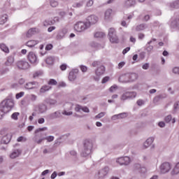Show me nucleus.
Segmentation results:
<instances>
[{
    "instance_id": "49530a36",
    "label": "nucleus",
    "mask_w": 179,
    "mask_h": 179,
    "mask_svg": "<svg viewBox=\"0 0 179 179\" xmlns=\"http://www.w3.org/2000/svg\"><path fill=\"white\" fill-rule=\"evenodd\" d=\"M50 6H52V8H57L58 6V1L55 0H50Z\"/></svg>"
},
{
    "instance_id": "412c9836",
    "label": "nucleus",
    "mask_w": 179,
    "mask_h": 179,
    "mask_svg": "<svg viewBox=\"0 0 179 179\" xmlns=\"http://www.w3.org/2000/svg\"><path fill=\"white\" fill-rule=\"evenodd\" d=\"M127 113L124 112V113H119L117 115H113L111 117V120L113 121H116V120L127 118Z\"/></svg>"
},
{
    "instance_id": "e433bc0d",
    "label": "nucleus",
    "mask_w": 179,
    "mask_h": 179,
    "mask_svg": "<svg viewBox=\"0 0 179 179\" xmlns=\"http://www.w3.org/2000/svg\"><path fill=\"white\" fill-rule=\"evenodd\" d=\"M19 155H20V152L18 150H15L10 155V159H16V157H18Z\"/></svg>"
},
{
    "instance_id": "7c9ffc66",
    "label": "nucleus",
    "mask_w": 179,
    "mask_h": 179,
    "mask_svg": "<svg viewBox=\"0 0 179 179\" xmlns=\"http://www.w3.org/2000/svg\"><path fill=\"white\" fill-rule=\"evenodd\" d=\"M164 121L165 122H166V124H169V122H170L171 121H172V124H176V119L175 117L173 118V116H171V115H169L165 117Z\"/></svg>"
},
{
    "instance_id": "72a5a7b5",
    "label": "nucleus",
    "mask_w": 179,
    "mask_h": 179,
    "mask_svg": "<svg viewBox=\"0 0 179 179\" xmlns=\"http://www.w3.org/2000/svg\"><path fill=\"white\" fill-rule=\"evenodd\" d=\"M0 49L1 51H3V52L9 54V48H8L5 43H0Z\"/></svg>"
},
{
    "instance_id": "ddd939ff",
    "label": "nucleus",
    "mask_w": 179,
    "mask_h": 179,
    "mask_svg": "<svg viewBox=\"0 0 179 179\" xmlns=\"http://www.w3.org/2000/svg\"><path fill=\"white\" fill-rule=\"evenodd\" d=\"M117 163H119L120 166H128L131 163V158L129 157H120L116 160Z\"/></svg>"
},
{
    "instance_id": "a19ab883",
    "label": "nucleus",
    "mask_w": 179,
    "mask_h": 179,
    "mask_svg": "<svg viewBox=\"0 0 179 179\" xmlns=\"http://www.w3.org/2000/svg\"><path fill=\"white\" fill-rule=\"evenodd\" d=\"M20 115V113L19 112H15L11 115L12 120H14V121H17L19 119L18 117Z\"/></svg>"
},
{
    "instance_id": "423d86ee",
    "label": "nucleus",
    "mask_w": 179,
    "mask_h": 179,
    "mask_svg": "<svg viewBox=\"0 0 179 179\" xmlns=\"http://www.w3.org/2000/svg\"><path fill=\"white\" fill-rule=\"evenodd\" d=\"M108 37L112 44H118L120 42L118 36H117V31H115V29L114 28L109 29Z\"/></svg>"
},
{
    "instance_id": "6e6552de",
    "label": "nucleus",
    "mask_w": 179,
    "mask_h": 179,
    "mask_svg": "<svg viewBox=\"0 0 179 179\" xmlns=\"http://www.w3.org/2000/svg\"><path fill=\"white\" fill-rule=\"evenodd\" d=\"M135 97H136V92H126L122 94L120 100L125 101V100H131L132 99H135Z\"/></svg>"
},
{
    "instance_id": "bf43d9fd",
    "label": "nucleus",
    "mask_w": 179,
    "mask_h": 179,
    "mask_svg": "<svg viewBox=\"0 0 179 179\" xmlns=\"http://www.w3.org/2000/svg\"><path fill=\"white\" fill-rule=\"evenodd\" d=\"M70 155H71V156H73V157L76 158L78 153L75 150H71V151H70Z\"/></svg>"
},
{
    "instance_id": "2eb2a0df",
    "label": "nucleus",
    "mask_w": 179,
    "mask_h": 179,
    "mask_svg": "<svg viewBox=\"0 0 179 179\" xmlns=\"http://www.w3.org/2000/svg\"><path fill=\"white\" fill-rule=\"evenodd\" d=\"M68 33V29L66 28H62V29L59 30L56 38L57 40H62L66 36V34Z\"/></svg>"
},
{
    "instance_id": "c756f323",
    "label": "nucleus",
    "mask_w": 179,
    "mask_h": 179,
    "mask_svg": "<svg viewBox=\"0 0 179 179\" xmlns=\"http://www.w3.org/2000/svg\"><path fill=\"white\" fill-rule=\"evenodd\" d=\"M55 62V58L52 56H49L45 59V62L48 65H54Z\"/></svg>"
},
{
    "instance_id": "c03bdc74",
    "label": "nucleus",
    "mask_w": 179,
    "mask_h": 179,
    "mask_svg": "<svg viewBox=\"0 0 179 179\" xmlns=\"http://www.w3.org/2000/svg\"><path fill=\"white\" fill-rule=\"evenodd\" d=\"M43 75V72L41 71H37L33 74V78L36 79V78H38Z\"/></svg>"
},
{
    "instance_id": "cd10ccee",
    "label": "nucleus",
    "mask_w": 179,
    "mask_h": 179,
    "mask_svg": "<svg viewBox=\"0 0 179 179\" xmlns=\"http://www.w3.org/2000/svg\"><path fill=\"white\" fill-rule=\"evenodd\" d=\"M13 62H15V58L13 57V56H9L8 57H7L5 65L6 66H10L12 64H13Z\"/></svg>"
},
{
    "instance_id": "f257e3e1",
    "label": "nucleus",
    "mask_w": 179,
    "mask_h": 179,
    "mask_svg": "<svg viewBox=\"0 0 179 179\" xmlns=\"http://www.w3.org/2000/svg\"><path fill=\"white\" fill-rule=\"evenodd\" d=\"M15 107L13 99H6L0 103V120L3 118L5 114H8Z\"/></svg>"
},
{
    "instance_id": "f03ea898",
    "label": "nucleus",
    "mask_w": 179,
    "mask_h": 179,
    "mask_svg": "<svg viewBox=\"0 0 179 179\" xmlns=\"http://www.w3.org/2000/svg\"><path fill=\"white\" fill-rule=\"evenodd\" d=\"M43 131H47V127L38 128L34 131L35 136L33 138V141L35 143H37V145H41L43 141H45L47 133L43 132Z\"/></svg>"
},
{
    "instance_id": "7ed1b4c3",
    "label": "nucleus",
    "mask_w": 179,
    "mask_h": 179,
    "mask_svg": "<svg viewBox=\"0 0 179 179\" xmlns=\"http://www.w3.org/2000/svg\"><path fill=\"white\" fill-rule=\"evenodd\" d=\"M83 147L81 152L82 157H87L90 155H92L93 150V141L89 139H86L83 143Z\"/></svg>"
},
{
    "instance_id": "6ab92c4d",
    "label": "nucleus",
    "mask_w": 179,
    "mask_h": 179,
    "mask_svg": "<svg viewBox=\"0 0 179 179\" xmlns=\"http://www.w3.org/2000/svg\"><path fill=\"white\" fill-rule=\"evenodd\" d=\"M49 120H55L57 118H61L62 117V113L61 110H57L48 115Z\"/></svg>"
},
{
    "instance_id": "680f3d73",
    "label": "nucleus",
    "mask_w": 179,
    "mask_h": 179,
    "mask_svg": "<svg viewBox=\"0 0 179 179\" xmlns=\"http://www.w3.org/2000/svg\"><path fill=\"white\" fill-rule=\"evenodd\" d=\"M45 50L47 51H50V50H52V44H48L45 46Z\"/></svg>"
},
{
    "instance_id": "4be33fe9",
    "label": "nucleus",
    "mask_w": 179,
    "mask_h": 179,
    "mask_svg": "<svg viewBox=\"0 0 179 179\" xmlns=\"http://www.w3.org/2000/svg\"><path fill=\"white\" fill-rule=\"evenodd\" d=\"M45 103L46 104H48V106H50V107H55V106H57V100L55 99H50V98H47L44 100Z\"/></svg>"
},
{
    "instance_id": "0e129e2a",
    "label": "nucleus",
    "mask_w": 179,
    "mask_h": 179,
    "mask_svg": "<svg viewBox=\"0 0 179 179\" xmlns=\"http://www.w3.org/2000/svg\"><path fill=\"white\" fill-rule=\"evenodd\" d=\"M125 65V62H121L118 64V69H121Z\"/></svg>"
},
{
    "instance_id": "4d7b16f0",
    "label": "nucleus",
    "mask_w": 179,
    "mask_h": 179,
    "mask_svg": "<svg viewBox=\"0 0 179 179\" xmlns=\"http://www.w3.org/2000/svg\"><path fill=\"white\" fill-rule=\"evenodd\" d=\"M108 80H110V78L108 76H106L102 79L101 83H103V84L107 83V82H108Z\"/></svg>"
},
{
    "instance_id": "f704fd0d",
    "label": "nucleus",
    "mask_w": 179,
    "mask_h": 179,
    "mask_svg": "<svg viewBox=\"0 0 179 179\" xmlns=\"http://www.w3.org/2000/svg\"><path fill=\"white\" fill-rule=\"evenodd\" d=\"M52 89V87L50 85H43L40 89V93H45V92H48V90H50Z\"/></svg>"
},
{
    "instance_id": "4c0bfd02",
    "label": "nucleus",
    "mask_w": 179,
    "mask_h": 179,
    "mask_svg": "<svg viewBox=\"0 0 179 179\" xmlns=\"http://www.w3.org/2000/svg\"><path fill=\"white\" fill-rule=\"evenodd\" d=\"M7 21H8V15H4L0 17V24H5V23H6Z\"/></svg>"
},
{
    "instance_id": "338daca9",
    "label": "nucleus",
    "mask_w": 179,
    "mask_h": 179,
    "mask_svg": "<svg viewBox=\"0 0 179 179\" xmlns=\"http://www.w3.org/2000/svg\"><path fill=\"white\" fill-rule=\"evenodd\" d=\"M80 69L82 72H87V67L86 66H80Z\"/></svg>"
},
{
    "instance_id": "dca6fc26",
    "label": "nucleus",
    "mask_w": 179,
    "mask_h": 179,
    "mask_svg": "<svg viewBox=\"0 0 179 179\" xmlns=\"http://www.w3.org/2000/svg\"><path fill=\"white\" fill-rule=\"evenodd\" d=\"M87 24H90V27L92 24H96L97 22H99V17L94 15H91L87 18Z\"/></svg>"
},
{
    "instance_id": "79ce46f5",
    "label": "nucleus",
    "mask_w": 179,
    "mask_h": 179,
    "mask_svg": "<svg viewBox=\"0 0 179 179\" xmlns=\"http://www.w3.org/2000/svg\"><path fill=\"white\" fill-rule=\"evenodd\" d=\"M104 36H106V34L103 32H96L94 34V37H96V38H103Z\"/></svg>"
},
{
    "instance_id": "774afa93",
    "label": "nucleus",
    "mask_w": 179,
    "mask_h": 179,
    "mask_svg": "<svg viewBox=\"0 0 179 179\" xmlns=\"http://www.w3.org/2000/svg\"><path fill=\"white\" fill-rule=\"evenodd\" d=\"M143 69H149V64L148 63H145V64L143 65L142 66Z\"/></svg>"
},
{
    "instance_id": "9b49d317",
    "label": "nucleus",
    "mask_w": 179,
    "mask_h": 179,
    "mask_svg": "<svg viewBox=\"0 0 179 179\" xmlns=\"http://www.w3.org/2000/svg\"><path fill=\"white\" fill-rule=\"evenodd\" d=\"M110 171V168L108 166H105L103 169H101L98 174L96 175L95 178L96 179H104V177L108 174V172Z\"/></svg>"
},
{
    "instance_id": "0eeeda50",
    "label": "nucleus",
    "mask_w": 179,
    "mask_h": 179,
    "mask_svg": "<svg viewBox=\"0 0 179 179\" xmlns=\"http://www.w3.org/2000/svg\"><path fill=\"white\" fill-rule=\"evenodd\" d=\"M89 27H90V24H87V22H78L77 23H76L75 26H74V29L75 30H76V31H85V30L89 29Z\"/></svg>"
},
{
    "instance_id": "69168bd1",
    "label": "nucleus",
    "mask_w": 179,
    "mask_h": 179,
    "mask_svg": "<svg viewBox=\"0 0 179 179\" xmlns=\"http://www.w3.org/2000/svg\"><path fill=\"white\" fill-rule=\"evenodd\" d=\"M66 64H64L60 66L61 71H66Z\"/></svg>"
},
{
    "instance_id": "58836bf2",
    "label": "nucleus",
    "mask_w": 179,
    "mask_h": 179,
    "mask_svg": "<svg viewBox=\"0 0 179 179\" xmlns=\"http://www.w3.org/2000/svg\"><path fill=\"white\" fill-rule=\"evenodd\" d=\"M179 110V101H176L173 104V114H176Z\"/></svg>"
},
{
    "instance_id": "9d476101",
    "label": "nucleus",
    "mask_w": 179,
    "mask_h": 179,
    "mask_svg": "<svg viewBox=\"0 0 179 179\" xmlns=\"http://www.w3.org/2000/svg\"><path fill=\"white\" fill-rule=\"evenodd\" d=\"M48 110V107L44 103H39L34 106V110L38 114H44V113H47Z\"/></svg>"
},
{
    "instance_id": "20e7f679",
    "label": "nucleus",
    "mask_w": 179,
    "mask_h": 179,
    "mask_svg": "<svg viewBox=\"0 0 179 179\" xmlns=\"http://www.w3.org/2000/svg\"><path fill=\"white\" fill-rule=\"evenodd\" d=\"M136 79H138V74L135 73L123 74L119 78V80L122 82V83L134 82V80H136Z\"/></svg>"
},
{
    "instance_id": "a878e982",
    "label": "nucleus",
    "mask_w": 179,
    "mask_h": 179,
    "mask_svg": "<svg viewBox=\"0 0 179 179\" xmlns=\"http://www.w3.org/2000/svg\"><path fill=\"white\" fill-rule=\"evenodd\" d=\"M155 141V138L154 137H150L148 138L145 142L144 143V148H148Z\"/></svg>"
},
{
    "instance_id": "09e8293b",
    "label": "nucleus",
    "mask_w": 179,
    "mask_h": 179,
    "mask_svg": "<svg viewBox=\"0 0 179 179\" xmlns=\"http://www.w3.org/2000/svg\"><path fill=\"white\" fill-rule=\"evenodd\" d=\"M24 96V92H20V93L16 94L15 98L17 99H19L21 97H23Z\"/></svg>"
},
{
    "instance_id": "f3484780",
    "label": "nucleus",
    "mask_w": 179,
    "mask_h": 179,
    "mask_svg": "<svg viewBox=\"0 0 179 179\" xmlns=\"http://www.w3.org/2000/svg\"><path fill=\"white\" fill-rule=\"evenodd\" d=\"M136 5V0H125L123 3V8L128 9Z\"/></svg>"
},
{
    "instance_id": "a18cd8bd",
    "label": "nucleus",
    "mask_w": 179,
    "mask_h": 179,
    "mask_svg": "<svg viewBox=\"0 0 179 179\" xmlns=\"http://www.w3.org/2000/svg\"><path fill=\"white\" fill-rule=\"evenodd\" d=\"M48 83L51 86H57V85H58V83L55 79H50Z\"/></svg>"
},
{
    "instance_id": "1a4fd4ad",
    "label": "nucleus",
    "mask_w": 179,
    "mask_h": 179,
    "mask_svg": "<svg viewBox=\"0 0 179 179\" xmlns=\"http://www.w3.org/2000/svg\"><path fill=\"white\" fill-rule=\"evenodd\" d=\"M160 173L162 174H166L171 170V164L170 162H164L159 166Z\"/></svg>"
},
{
    "instance_id": "6e6d98bb",
    "label": "nucleus",
    "mask_w": 179,
    "mask_h": 179,
    "mask_svg": "<svg viewBox=\"0 0 179 179\" xmlns=\"http://www.w3.org/2000/svg\"><path fill=\"white\" fill-rule=\"evenodd\" d=\"M104 115H106V113L101 112L99 114L96 115L95 116V118H103V117H104Z\"/></svg>"
},
{
    "instance_id": "a211bd4d",
    "label": "nucleus",
    "mask_w": 179,
    "mask_h": 179,
    "mask_svg": "<svg viewBox=\"0 0 179 179\" xmlns=\"http://www.w3.org/2000/svg\"><path fill=\"white\" fill-rule=\"evenodd\" d=\"M78 73H79V69H73L69 74V80L71 82H73V80L76 79Z\"/></svg>"
},
{
    "instance_id": "b1692460",
    "label": "nucleus",
    "mask_w": 179,
    "mask_h": 179,
    "mask_svg": "<svg viewBox=\"0 0 179 179\" xmlns=\"http://www.w3.org/2000/svg\"><path fill=\"white\" fill-rule=\"evenodd\" d=\"M38 85V83L34 81V82H29L25 84L24 89L27 90H31L32 89H34V86Z\"/></svg>"
},
{
    "instance_id": "393cba45",
    "label": "nucleus",
    "mask_w": 179,
    "mask_h": 179,
    "mask_svg": "<svg viewBox=\"0 0 179 179\" xmlns=\"http://www.w3.org/2000/svg\"><path fill=\"white\" fill-rule=\"evenodd\" d=\"M10 139H12V134H8L3 137L2 142L5 145H8L10 142Z\"/></svg>"
},
{
    "instance_id": "864d4df0",
    "label": "nucleus",
    "mask_w": 179,
    "mask_h": 179,
    "mask_svg": "<svg viewBox=\"0 0 179 179\" xmlns=\"http://www.w3.org/2000/svg\"><path fill=\"white\" fill-rule=\"evenodd\" d=\"M80 110H82V106L79 104H76L75 108V111H76V113H79L80 112Z\"/></svg>"
},
{
    "instance_id": "5fc2aeb1",
    "label": "nucleus",
    "mask_w": 179,
    "mask_h": 179,
    "mask_svg": "<svg viewBox=\"0 0 179 179\" xmlns=\"http://www.w3.org/2000/svg\"><path fill=\"white\" fill-rule=\"evenodd\" d=\"M81 110L84 113H90V110H89V108H87V106H82Z\"/></svg>"
},
{
    "instance_id": "3c124183",
    "label": "nucleus",
    "mask_w": 179,
    "mask_h": 179,
    "mask_svg": "<svg viewBox=\"0 0 179 179\" xmlns=\"http://www.w3.org/2000/svg\"><path fill=\"white\" fill-rule=\"evenodd\" d=\"M136 104L138 106H139V107L143 106V104H145V101H143V99H138L137 101H136Z\"/></svg>"
},
{
    "instance_id": "13d9d810",
    "label": "nucleus",
    "mask_w": 179,
    "mask_h": 179,
    "mask_svg": "<svg viewBox=\"0 0 179 179\" xmlns=\"http://www.w3.org/2000/svg\"><path fill=\"white\" fill-rule=\"evenodd\" d=\"M62 114H63V115H72V114H73V113H72V111L70 112H67L66 110H64Z\"/></svg>"
},
{
    "instance_id": "39448f33",
    "label": "nucleus",
    "mask_w": 179,
    "mask_h": 179,
    "mask_svg": "<svg viewBox=\"0 0 179 179\" xmlns=\"http://www.w3.org/2000/svg\"><path fill=\"white\" fill-rule=\"evenodd\" d=\"M92 66L94 68H96V69L95 70V74L96 75V76H101L102 75H104L105 72H106V66H104L102 64L101 62L100 61H94L92 63Z\"/></svg>"
},
{
    "instance_id": "2f4dec72",
    "label": "nucleus",
    "mask_w": 179,
    "mask_h": 179,
    "mask_svg": "<svg viewBox=\"0 0 179 179\" xmlns=\"http://www.w3.org/2000/svg\"><path fill=\"white\" fill-rule=\"evenodd\" d=\"M148 28V25L146 24H141L136 27V31H142L145 30V29Z\"/></svg>"
},
{
    "instance_id": "c9c22d12",
    "label": "nucleus",
    "mask_w": 179,
    "mask_h": 179,
    "mask_svg": "<svg viewBox=\"0 0 179 179\" xmlns=\"http://www.w3.org/2000/svg\"><path fill=\"white\" fill-rule=\"evenodd\" d=\"M170 8H173V9L179 8V0H176L175 1L170 3Z\"/></svg>"
},
{
    "instance_id": "052dcab7",
    "label": "nucleus",
    "mask_w": 179,
    "mask_h": 179,
    "mask_svg": "<svg viewBox=\"0 0 179 179\" xmlns=\"http://www.w3.org/2000/svg\"><path fill=\"white\" fill-rule=\"evenodd\" d=\"M94 1L93 0H90L87 2V6L90 8V6H93Z\"/></svg>"
},
{
    "instance_id": "aec40b11",
    "label": "nucleus",
    "mask_w": 179,
    "mask_h": 179,
    "mask_svg": "<svg viewBox=\"0 0 179 179\" xmlns=\"http://www.w3.org/2000/svg\"><path fill=\"white\" fill-rule=\"evenodd\" d=\"M134 171H138L142 174L146 173V168L145 166H141L139 164H135L134 165Z\"/></svg>"
},
{
    "instance_id": "603ef678",
    "label": "nucleus",
    "mask_w": 179,
    "mask_h": 179,
    "mask_svg": "<svg viewBox=\"0 0 179 179\" xmlns=\"http://www.w3.org/2000/svg\"><path fill=\"white\" fill-rule=\"evenodd\" d=\"M64 136L58 138L55 141V145H61V143H62V141H61V140L62 139V137Z\"/></svg>"
},
{
    "instance_id": "473e14b6",
    "label": "nucleus",
    "mask_w": 179,
    "mask_h": 179,
    "mask_svg": "<svg viewBox=\"0 0 179 179\" xmlns=\"http://www.w3.org/2000/svg\"><path fill=\"white\" fill-rule=\"evenodd\" d=\"M171 174L172 176H177V174H179V162L176 164L173 169L171 171Z\"/></svg>"
},
{
    "instance_id": "ea45409f",
    "label": "nucleus",
    "mask_w": 179,
    "mask_h": 179,
    "mask_svg": "<svg viewBox=\"0 0 179 179\" xmlns=\"http://www.w3.org/2000/svg\"><path fill=\"white\" fill-rule=\"evenodd\" d=\"M111 13H113V10L110 8H108L106 12H105V19H110V16H111Z\"/></svg>"
},
{
    "instance_id": "4468645a",
    "label": "nucleus",
    "mask_w": 179,
    "mask_h": 179,
    "mask_svg": "<svg viewBox=\"0 0 179 179\" xmlns=\"http://www.w3.org/2000/svg\"><path fill=\"white\" fill-rule=\"evenodd\" d=\"M28 60L31 64H38V59H37V56L33 52H29L27 56Z\"/></svg>"
},
{
    "instance_id": "c85d7f7f",
    "label": "nucleus",
    "mask_w": 179,
    "mask_h": 179,
    "mask_svg": "<svg viewBox=\"0 0 179 179\" xmlns=\"http://www.w3.org/2000/svg\"><path fill=\"white\" fill-rule=\"evenodd\" d=\"M37 44H38V41L35 40H31L26 43V45L30 48L34 47V45H37Z\"/></svg>"
},
{
    "instance_id": "5701e85b",
    "label": "nucleus",
    "mask_w": 179,
    "mask_h": 179,
    "mask_svg": "<svg viewBox=\"0 0 179 179\" xmlns=\"http://www.w3.org/2000/svg\"><path fill=\"white\" fill-rule=\"evenodd\" d=\"M38 33V29L37 28H31L30 29L28 30L27 33V37L28 38H30V37H32L34 36V34H37Z\"/></svg>"
},
{
    "instance_id": "e2e57ef3",
    "label": "nucleus",
    "mask_w": 179,
    "mask_h": 179,
    "mask_svg": "<svg viewBox=\"0 0 179 179\" xmlns=\"http://www.w3.org/2000/svg\"><path fill=\"white\" fill-rule=\"evenodd\" d=\"M57 176H58V173H57V171H54L51 176H50V178L51 179H55L57 178Z\"/></svg>"
},
{
    "instance_id": "f8f14e48",
    "label": "nucleus",
    "mask_w": 179,
    "mask_h": 179,
    "mask_svg": "<svg viewBox=\"0 0 179 179\" xmlns=\"http://www.w3.org/2000/svg\"><path fill=\"white\" fill-rule=\"evenodd\" d=\"M16 65L18 69L21 70L29 69L30 68V64H29V62L23 60L18 61L16 63Z\"/></svg>"
},
{
    "instance_id": "8fccbe9b",
    "label": "nucleus",
    "mask_w": 179,
    "mask_h": 179,
    "mask_svg": "<svg viewBox=\"0 0 179 179\" xmlns=\"http://www.w3.org/2000/svg\"><path fill=\"white\" fill-rule=\"evenodd\" d=\"M81 6H83V3L82 2L75 3L73 5V8H81Z\"/></svg>"
},
{
    "instance_id": "bb28decb",
    "label": "nucleus",
    "mask_w": 179,
    "mask_h": 179,
    "mask_svg": "<svg viewBox=\"0 0 179 179\" xmlns=\"http://www.w3.org/2000/svg\"><path fill=\"white\" fill-rule=\"evenodd\" d=\"M166 97H167V94H161L159 95L156 96L154 98L153 101H154V103H159V100H163V99H166Z\"/></svg>"
},
{
    "instance_id": "de8ad7c7",
    "label": "nucleus",
    "mask_w": 179,
    "mask_h": 179,
    "mask_svg": "<svg viewBox=\"0 0 179 179\" xmlns=\"http://www.w3.org/2000/svg\"><path fill=\"white\" fill-rule=\"evenodd\" d=\"M45 141H47L48 142H52V141H54V136H45Z\"/></svg>"
},
{
    "instance_id": "37998d69",
    "label": "nucleus",
    "mask_w": 179,
    "mask_h": 179,
    "mask_svg": "<svg viewBox=\"0 0 179 179\" xmlns=\"http://www.w3.org/2000/svg\"><path fill=\"white\" fill-rule=\"evenodd\" d=\"M54 23H55V20H48L45 21L44 26H51L54 24Z\"/></svg>"
}]
</instances>
